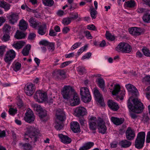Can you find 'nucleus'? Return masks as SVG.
Here are the masks:
<instances>
[{
  "mask_svg": "<svg viewBox=\"0 0 150 150\" xmlns=\"http://www.w3.org/2000/svg\"><path fill=\"white\" fill-rule=\"evenodd\" d=\"M70 15V18L72 20H74L76 19L78 17V13L76 12H73L71 13Z\"/></svg>",
  "mask_w": 150,
  "mask_h": 150,
  "instance_id": "obj_47",
  "label": "nucleus"
},
{
  "mask_svg": "<svg viewBox=\"0 0 150 150\" xmlns=\"http://www.w3.org/2000/svg\"><path fill=\"white\" fill-rule=\"evenodd\" d=\"M35 91V88L33 84L31 83L28 84L25 89V92L28 96H31Z\"/></svg>",
  "mask_w": 150,
  "mask_h": 150,
  "instance_id": "obj_15",
  "label": "nucleus"
},
{
  "mask_svg": "<svg viewBox=\"0 0 150 150\" xmlns=\"http://www.w3.org/2000/svg\"><path fill=\"white\" fill-rule=\"evenodd\" d=\"M49 43L46 40H43L39 42V44L40 45L47 46L49 44Z\"/></svg>",
  "mask_w": 150,
  "mask_h": 150,
  "instance_id": "obj_62",
  "label": "nucleus"
},
{
  "mask_svg": "<svg viewBox=\"0 0 150 150\" xmlns=\"http://www.w3.org/2000/svg\"><path fill=\"white\" fill-rule=\"evenodd\" d=\"M81 44V42H76L71 47L72 50H74L78 48Z\"/></svg>",
  "mask_w": 150,
  "mask_h": 150,
  "instance_id": "obj_59",
  "label": "nucleus"
},
{
  "mask_svg": "<svg viewBox=\"0 0 150 150\" xmlns=\"http://www.w3.org/2000/svg\"><path fill=\"white\" fill-rule=\"evenodd\" d=\"M145 90L148 91L147 93H146V97L148 100H150V86L148 87Z\"/></svg>",
  "mask_w": 150,
  "mask_h": 150,
  "instance_id": "obj_55",
  "label": "nucleus"
},
{
  "mask_svg": "<svg viewBox=\"0 0 150 150\" xmlns=\"http://www.w3.org/2000/svg\"><path fill=\"white\" fill-rule=\"evenodd\" d=\"M63 124L62 123H59L58 122H57L55 126V127L56 129L59 130L63 128Z\"/></svg>",
  "mask_w": 150,
  "mask_h": 150,
  "instance_id": "obj_58",
  "label": "nucleus"
},
{
  "mask_svg": "<svg viewBox=\"0 0 150 150\" xmlns=\"http://www.w3.org/2000/svg\"><path fill=\"white\" fill-rule=\"evenodd\" d=\"M142 52L147 57H150V51L146 48H143Z\"/></svg>",
  "mask_w": 150,
  "mask_h": 150,
  "instance_id": "obj_50",
  "label": "nucleus"
},
{
  "mask_svg": "<svg viewBox=\"0 0 150 150\" xmlns=\"http://www.w3.org/2000/svg\"><path fill=\"white\" fill-rule=\"evenodd\" d=\"M132 50L131 47L128 44L122 42L120 43L116 48V50L119 52L128 53Z\"/></svg>",
  "mask_w": 150,
  "mask_h": 150,
  "instance_id": "obj_8",
  "label": "nucleus"
},
{
  "mask_svg": "<svg viewBox=\"0 0 150 150\" xmlns=\"http://www.w3.org/2000/svg\"><path fill=\"white\" fill-rule=\"evenodd\" d=\"M112 122L116 125H119L122 124L124 122V119L122 118H119L114 117L111 118Z\"/></svg>",
  "mask_w": 150,
  "mask_h": 150,
  "instance_id": "obj_26",
  "label": "nucleus"
},
{
  "mask_svg": "<svg viewBox=\"0 0 150 150\" xmlns=\"http://www.w3.org/2000/svg\"><path fill=\"white\" fill-rule=\"evenodd\" d=\"M5 51V47L4 46H0V57H2Z\"/></svg>",
  "mask_w": 150,
  "mask_h": 150,
  "instance_id": "obj_56",
  "label": "nucleus"
},
{
  "mask_svg": "<svg viewBox=\"0 0 150 150\" xmlns=\"http://www.w3.org/2000/svg\"><path fill=\"white\" fill-rule=\"evenodd\" d=\"M91 55V53L88 52L82 57L81 59L83 60L86 59H88L90 57Z\"/></svg>",
  "mask_w": 150,
  "mask_h": 150,
  "instance_id": "obj_60",
  "label": "nucleus"
},
{
  "mask_svg": "<svg viewBox=\"0 0 150 150\" xmlns=\"http://www.w3.org/2000/svg\"><path fill=\"white\" fill-rule=\"evenodd\" d=\"M41 103L43 101L46 100L47 99V94L46 93H42L41 92Z\"/></svg>",
  "mask_w": 150,
  "mask_h": 150,
  "instance_id": "obj_49",
  "label": "nucleus"
},
{
  "mask_svg": "<svg viewBox=\"0 0 150 150\" xmlns=\"http://www.w3.org/2000/svg\"><path fill=\"white\" fill-rule=\"evenodd\" d=\"M41 91H37L34 95V98L36 101L39 103H41Z\"/></svg>",
  "mask_w": 150,
  "mask_h": 150,
  "instance_id": "obj_36",
  "label": "nucleus"
},
{
  "mask_svg": "<svg viewBox=\"0 0 150 150\" xmlns=\"http://www.w3.org/2000/svg\"><path fill=\"white\" fill-rule=\"evenodd\" d=\"M27 130L24 134V139L25 141L35 142L38 140L41 136L39 130L34 127H29L27 128Z\"/></svg>",
  "mask_w": 150,
  "mask_h": 150,
  "instance_id": "obj_2",
  "label": "nucleus"
},
{
  "mask_svg": "<svg viewBox=\"0 0 150 150\" xmlns=\"http://www.w3.org/2000/svg\"><path fill=\"white\" fill-rule=\"evenodd\" d=\"M71 20L70 18H66L63 19L62 23L64 25H67L71 23Z\"/></svg>",
  "mask_w": 150,
  "mask_h": 150,
  "instance_id": "obj_48",
  "label": "nucleus"
},
{
  "mask_svg": "<svg viewBox=\"0 0 150 150\" xmlns=\"http://www.w3.org/2000/svg\"><path fill=\"white\" fill-rule=\"evenodd\" d=\"M58 136L61 142L64 144H69L71 142V139L66 135L62 134H59L58 135Z\"/></svg>",
  "mask_w": 150,
  "mask_h": 150,
  "instance_id": "obj_19",
  "label": "nucleus"
},
{
  "mask_svg": "<svg viewBox=\"0 0 150 150\" xmlns=\"http://www.w3.org/2000/svg\"><path fill=\"white\" fill-rule=\"evenodd\" d=\"M108 107L114 111H117L119 108L118 104L114 101L109 100L107 102Z\"/></svg>",
  "mask_w": 150,
  "mask_h": 150,
  "instance_id": "obj_17",
  "label": "nucleus"
},
{
  "mask_svg": "<svg viewBox=\"0 0 150 150\" xmlns=\"http://www.w3.org/2000/svg\"><path fill=\"white\" fill-rule=\"evenodd\" d=\"M96 83L99 87L105 86V82L102 78H97L95 81Z\"/></svg>",
  "mask_w": 150,
  "mask_h": 150,
  "instance_id": "obj_32",
  "label": "nucleus"
},
{
  "mask_svg": "<svg viewBox=\"0 0 150 150\" xmlns=\"http://www.w3.org/2000/svg\"><path fill=\"white\" fill-rule=\"evenodd\" d=\"M57 118L61 122L64 121L66 118L65 112L60 109H58L56 111Z\"/></svg>",
  "mask_w": 150,
  "mask_h": 150,
  "instance_id": "obj_16",
  "label": "nucleus"
},
{
  "mask_svg": "<svg viewBox=\"0 0 150 150\" xmlns=\"http://www.w3.org/2000/svg\"><path fill=\"white\" fill-rule=\"evenodd\" d=\"M131 144V143L126 139L122 140L119 142V145L122 148H126L129 147Z\"/></svg>",
  "mask_w": 150,
  "mask_h": 150,
  "instance_id": "obj_27",
  "label": "nucleus"
},
{
  "mask_svg": "<svg viewBox=\"0 0 150 150\" xmlns=\"http://www.w3.org/2000/svg\"><path fill=\"white\" fill-rule=\"evenodd\" d=\"M88 47V45H85L84 46L81 47L80 49L77 52V54L78 55L81 54L84 51L86 50Z\"/></svg>",
  "mask_w": 150,
  "mask_h": 150,
  "instance_id": "obj_46",
  "label": "nucleus"
},
{
  "mask_svg": "<svg viewBox=\"0 0 150 150\" xmlns=\"http://www.w3.org/2000/svg\"><path fill=\"white\" fill-rule=\"evenodd\" d=\"M22 147L25 150H31L33 148L32 146L30 144L27 143L22 144Z\"/></svg>",
  "mask_w": 150,
  "mask_h": 150,
  "instance_id": "obj_39",
  "label": "nucleus"
},
{
  "mask_svg": "<svg viewBox=\"0 0 150 150\" xmlns=\"http://www.w3.org/2000/svg\"><path fill=\"white\" fill-rule=\"evenodd\" d=\"M17 110L16 109L10 108L9 110V112L10 115H13L15 114L17 112Z\"/></svg>",
  "mask_w": 150,
  "mask_h": 150,
  "instance_id": "obj_61",
  "label": "nucleus"
},
{
  "mask_svg": "<svg viewBox=\"0 0 150 150\" xmlns=\"http://www.w3.org/2000/svg\"><path fill=\"white\" fill-rule=\"evenodd\" d=\"M82 100L84 103L90 102L91 99L89 89L86 87H82L80 89Z\"/></svg>",
  "mask_w": 150,
  "mask_h": 150,
  "instance_id": "obj_7",
  "label": "nucleus"
},
{
  "mask_svg": "<svg viewBox=\"0 0 150 150\" xmlns=\"http://www.w3.org/2000/svg\"><path fill=\"white\" fill-rule=\"evenodd\" d=\"M71 129L75 133H77L80 131L79 123L76 122H73L71 123Z\"/></svg>",
  "mask_w": 150,
  "mask_h": 150,
  "instance_id": "obj_21",
  "label": "nucleus"
},
{
  "mask_svg": "<svg viewBox=\"0 0 150 150\" xmlns=\"http://www.w3.org/2000/svg\"><path fill=\"white\" fill-rule=\"evenodd\" d=\"M16 52L13 50H11L7 51L4 57V60L5 62L10 65L13 60L16 57Z\"/></svg>",
  "mask_w": 150,
  "mask_h": 150,
  "instance_id": "obj_9",
  "label": "nucleus"
},
{
  "mask_svg": "<svg viewBox=\"0 0 150 150\" xmlns=\"http://www.w3.org/2000/svg\"><path fill=\"white\" fill-rule=\"evenodd\" d=\"M36 35L33 33H31L29 34L28 39L31 40H33L35 37Z\"/></svg>",
  "mask_w": 150,
  "mask_h": 150,
  "instance_id": "obj_63",
  "label": "nucleus"
},
{
  "mask_svg": "<svg viewBox=\"0 0 150 150\" xmlns=\"http://www.w3.org/2000/svg\"><path fill=\"white\" fill-rule=\"evenodd\" d=\"M133 105L131 104L128 105V107L134 112L137 113L141 112L144 108L143 104L137 98L133 99Z\"/></svg>",
  "mask_w": 150,
  "mask_h": 150,
  "instance_id": "obj_3",
  "label": "nucleus"
},
{
  "mask_svg": "<svg viewBox=\"0 0 150 150\" xmlns=\"http://www.w3.org/2000/svg\"><path fill=\"white\" fill-rule=\"evenodd\" d=\"M75 115L78 117L83 116L87 113L86 109L84 107H77L74 110Z\"/></svg>",
  "mask_w": 150,
  "mask_h": 150,
  "instance_id": "obj_12",
  "label": "nucleus"
},
{
  "mask_svg": "<svg viewBox=\"0 0 150 150\" xmlns=\"http://www.w3.org/2000/svg\"><path fill=\"white\" fill-rule=\"evenodd\" d=\"M15 38L18 39H20L24 38L25 37V33L22 32L17 30L15 35Z\"/></svg>",
  "mask_w": 150,
  "mask_h": 150,
  "instance_id": "obj_33",
  "label": "nucleus"
},
{
  "mask_svg": "<svg viewBox=\"0 0 150 150\" xmlns=\"http://www.w3.org/2000/svg\"><path fill=\"white\" fill-rule=\"evenodd\" d=\"M72 4L70 5V10H73L78 7L77 4L75 3H73Z\"/></svg>",
  "mask_w": 150,
  "mask_h": 150,
  "instance_id": "obj_64",
  "label": "nucleus"
},
{
  "mask_svg": "<svg viewBox=\"0 0 150 150\" xmlns=\"http://www.w3.org/2000/svg\"><path fill=\"white\" fill-rule=\"evenodd\" d=\"M76 93L74 90L70 86H65L61 91V94L63 98L69 100Z\"/></svg>",
  "mask_w": 150,
  "mask_h": 150,
  "instance_id": "obj_4",
  "label": "nucleus"
},
{
  "mask_svg": "<svg viewBox=\"0 0 150 150\" xmlns=\"http://www.w3.org/2000/svg\"><path fill=\"white\" fill-rule=\"evenodd\" d=\"M31 46L30 45H26L22 50V53L24 56H27L29 54Z\"/></svg>",
  "mask_w": 150,
  "mask_h": 150,
  "instance_id": "obj_31",
  "label": "nucleus"
},
{
  "mask_svg": "<svg viewBox=\"0 0 150 150\" xmlns=\"http://www.w3.org/2000/svg\"><path fill=\"white\" fill-rule=\"evenodd\" d=\"M18 18V15L16 14H12L9 16V23L12 24H14L16 23Z\"/></svg>",
  "mask_w": 150,
  "mask_h": 150,
  "instance_id": "obj_28",
  "label": "nucleus"
},
{
  "mask_svg": "<svg viewBox=\"0 0 150 150\" xmlns=\"http://www.w3.org/2000/svg\"><path fill=\"white\" fill-rule=\"evenodd\" d=\"M93 91L94 96L97 101L100 105L103 106L104 105V103L103 102L102 95L100 93L98 90L97 88H93Z\"/></svg>",
  "mask_w": 150,
  "mask_h": 150,
  "instance_id": "obj_10",
  "label": "nucleus"
},
{
  "mask_svg": "<svg viewBox=\"0 0 150 150\" xmlns=\"http://www.w3.org/2000/svg\"><path fill=\"white\" fill-rule=\"evenodd\" d=\"M113 83H112L110 86H108L110 92H112L113 95L121 97V100L122 99L123 97L125 95V92L120 90V87L119 85H113Z\"/></svg>",
  "mask_w": 150,
  "mask_h": 150,
  "instance_id": "obj_5",
  "label": "nucleus"
},
{
  "mask_svg": "<svg viewBox=\"0 0 150 150\" xmlns=\"http://www.w3.org/2000/svg\"><path fill=\"white\" fill-rule=\"evenodd\" d=\"M3 30L6 33H8L11 31V26L8 24H5L3 27Z\"/></svg>",
  "mask_w": 150,
  "mask_h": 150,
  "instance_id": "obj_44",
  "label": "nucleus"
},
{
  "mask_svg": "<svg viewBox=\"0 0 150 150\" xmlns=\"http://www.w3.org/2000/svg\"><path fill=\"white\" fill-rule=\"evenodd\" d=\"M149 118L146 114H144L143 115L142 121L144 123L148 124L149 123Z\"/></svg>",
  "mask_w": 150,
  "mask_h": 150,
  "instance_id": "obj_43",
  "label": "nucleus"
},
{
  "mask_svg": "<svg viewBox=\"0 0 150 150\" xmlns=\"http://www.w3.org/2000/svg\"><path fill=\"white\" fill-rule=\"evenodd\" d=\"M94 143L93 142L86 143L79 148V150H87L91 149Z\"/></svg>",
  "mask_w": 150,
  "mask_h": 150,
  "instance_id": "obj_24",
  "label": "nucleus"
},
{
  "mask_svg": "<svg viewBox=\"0 0 150 150\" xmlns=\"http://www.w3.org/2000/svg\"><path fill=\"white\" fill-rule=\"evenodd\" d=\"M105 36L106 38L108 40L111 41H113L115 39L114 36L111 35L107 31H106Z\"/></svg>",
  "mask_w": 150,
  "mask_h": 150,
  "instance_id": "obj_42",
  "label": "nucleus"
},
{
  "mask_svg": "<svg viewBox=\"0 0 150 150\" xmlns=\"http://www.w3.org/2000/svg\"><path fill=\"white\" fill-rule=\"evenodd\" d=\"M73 99L70 100L71 105L72 106H75L78 105L80 103V99L77 94L75 93L73 96Z\"/></svg>",
  "mask_w": 150,
  "mask_h": 150,
  "instance_id": "obj_18",
  "label": "nucleus"
},
{
  "mask_svg": "<svg viewBox=\"0 0 150 150\" xmlns=\"http://www.w3.org/2000/svg\"><path fill=\"white\" fill-rule=\"evenodd\" d=\"M55 74H59L60 76L64 77L65 76V72L63 70H59L55 71Z\"/></svg>",
  "mask_w": 150,
  "mask_h": 150,
  "instance_id": "obj_54",
  "label": "nucleus"
},
{
  "mask_svg": "<svg viewBox=\"0 0 150 150\" xmlns=\"http://www.w3.org/2000/svg\"><path fill=\"white\" fill-rule=\"evenodd\" d=\"M18 26L21 30H25L28 28V24L24 19H22L19 21Z\"/></svg>",
  "mask_w": 150,
  "mask_h": 150,
  "instance_id": "obj_22",
  "label": "nucleus"
},
{
  "mask_svg": "<svg viewBox=\"0 0 150 150\" xmlns=\"http://www.w3.org/2000/svg\"><path fill=\"white\" fill-rule=\"evenodd\" d=\"M130 33L133 35H139L142 33L141 29L139 28L134 27L129 30Z\"/></svg>",
  "mask_w": 150,
  "mask_h": 150,
  "instance_id": "obj_20",
  "label": "nucleus"
},
{
  "mask_svg": "<svg viewBox=\"0 0 150 150\" xmlns=\"http://www.w3.org/2000/svg\"><path fill=\"white\" fill-rule=\"evenodd\" d=\"M25 44V41H20L14 43L13 46L16 49L19 50L21 49Z\"/></svg>",
  "mask_w": 150,
  "mask_h": 150,
  "instance_id": "obj_29",
  "label": "nucleus"
},
{
  "mask_svg": "<svg viewBox=\"0 0 150 150\" xmlns=\"http://www.w3.org/2000/svg\"><path fill=\"white\" fill-rule=\"evenodd\" d=\"M31 105L34 110L38 112V113L43 110L40 105H38L37 104L32 103Z\"/></svg>",
  "mask_w": 150,
  "mask_h": 150,
  "instance_id": "obj_35",
  "label": "nucleus"
},
{
  "mask_svg": "<svg viewBox=\"0 0 150 150\" xmlns=\"http://www.w3.org/2000/svg\"><path fill=\"white\" fill-rule=\"evenodd\" d=\"M78 71L79 74L81 75H83L86 72V70L85 69L81 67H79L78 68Z\"/></svg>",
  "mask_w": 150,
  "mask_h": 150,
  "instance_id": "obj_51",
  "label": "nucleus"
},
{
  "mask_svg": "<svg viewBox=\"0 0 150 150\" xmlns=\"http://www.w3.org/2000/svg\"><path fill=\"white\" fill-rule=\"evenodd\" d=\"M21 67V64L18 62H14L11 66L13 70L16 72L19 71Z\"/></svg>",
  "mask_w": 150,
  "mask_h": 150,
  "instance_id": "obj_30",
  "label": "nucleus"
},
{
  "mask_svg": "<svg viewBox=\"0 0 150 150\" xmlns=\"http://www.w3.org/2000/svg\"><path fill=\"white\" fill-rule=\"evenodd\" d=\"M54 44L53 43H49V44L48 46V49L49 51H53L54 49Z\"/></svg>",
  "mask_w": 150,
  "mask_h": 150,
  "instance_id": "obj_52",
  "label": "nucleus"
},
{
  "mask_svg": "<svg viewBox=\"0 0 150 150\" xmlns=\"http://www.w3.org/2000/svg\"><path fill=\"white\" fill-rule=\"evenodd\" d=\"M30 25L33 28H36L39 25V22L34 18H31L28 20Z\"/></svg>",
  "mask_w": 150,
  "mask_h": 150,
  "instance_id": "obj_25",
  "label": "nucleus"
},
{
  "mask_svg": "<svg viewBox=\"0 0 150 150\" xmlns=\"http://www.w3.org/2000/svg\"><path fill=\"white\" fill-rule=\"evenodd\" d=\"M142 82L147 83L150 82V76H147L143 78L142 80Z\"/></svg>",
  "mask_w": 150,
  "mask_h": 150,
  "instance_id": "obj_53",
  "label": "nucleus"
},
{
  "mask_svg": "<svg viewBox=\"0 0 150 150\" xmlns=\"http://www.w3.org/2000/svg\"><path fill=\"white\" fill-rule=\"evenodd\" d=\"M145 138V134L144 132L138 133L135 141V147L138 149H141L143 146Z\"/></svg>",
  "mask_w": 150,
  "mask_h": 150,
  "instance_id": "obj_6",
  "label": "nucleus"
},
{
  "mask_svg": "<svg viewBox=\"0 0 150 150\" xmlns=\"http://www.w3.org/2000/svg\"><path fill=\"white\" fill-rule=\"evenodd\" d=\"M90 13L92 18L95 19L96 18L95 16L97 13L96 11L94 10V9H93L91 10Z\"/></svg>",
  "mask_w": 150,
  "mask_h": 150,
  "instance_id": "obj_57",
  "label": "nucleus"
},
{
  "mask_svg": "<svg viewBox=\"0 0 150 150\" xmlns=\"http://www.w3.org/2000/svg\"><path fill=\"white\" fill-rule=\"evenodd\" d=\"M46 25L44 23L42 25L39 26L38 33L39 35H42L46 33Z\"/></svg>",
  "mask_w": 150,
  "mask_h": 150,
  "instance_id": "obj_23",
  "label": "nucleus"
},
{
  "mask_svg": "<svg viewBox=\"0 0 150 150\" xmlns=\"http://www.w3.org/2000/svg\"><path fill=\"white\" fill-rule=\"evenodd\" d=\"M38 115L40 118H44L47 115V111L45 110H43L38 113Z\"/></svg>",
  "mask_w": 150,
  "mask_h": 150,
  "instance_id": "obj_41",
  "label": "nucleus"
},
{
  "mask_svg": "<svg viewBox=\"0 0 150 150\" xmlns=\"http://www.w3.org/2000/svg\"><path fill=\"white\" fill-rule=\"evenodd\" d=\"M125 87L128 91L131 93L132 95L137 96L139 94L138 91L134 86L130 84L125 85Z\"/></svg>",
  "mask_w": 150,
  "mask_h": 150,
  "instance_id": "obj_13",
  "label": "nucleus"
},
{
  "mask_svg": "<svg viewBox=\"0 0 150 150\" xmlns=\"http://www.w3.org/2000/svg\"><path fill=\"white\" fill-rule=\"evenodd\" d=\"M10 39V36L8 34H4L1 38L2 40L4 42H6Z\"/></svg>",
  "mask_w": 150,
  "mask_h": 150,
  "instance_id": "obj_45",
  "label": "nucleus"
},
{
  "mask_svg": "<svg viewBox=\"0 0 150 150\" xmlns=\"http://www.w3.org/2000/svg\"><path fill=\"white\" fill-rule=\"evenodd\" d=\"M90 129L95 130L96 126L98 127L99 132L103 134L105 133L107 129L105 125V123L103 118L99 117L97 119L96 117L92 116L88 117Z\"/></svg>",
  "mask_w": 150,
  "mask_h": 150,
  "instance_id": "obj_1",
  "label": "nucleus"
},
{
  "mask_svg": "<svg viewBox=\"0 0 150 150\" xmlns=\"http://www.w3.org/2000/svg\"><path fill=\"white\" fill-rule=\"evenodd\" d=\"M142 19L143 21L146 23H150V13H146L143 15Z\"/></svg>",
  "mask_w": 150,
  "mask_h": 150,
  "instance_id": "obj_37",
  "label": "nucleus"
},
{
  "mask_svg": "<svg viewBox=\"0 0 150 150\" xmlns=\"http://www.w3.org/2000/svg\"><path fill=\"white\" fill-rule=\"evenodd\" d=\"M126 137L128 140H133L135 136V132L134 130L129 127L126 131L125 132Z\"/></svg>",
  "mask_w": 150,
  "mask_h": 150,
  "instance_id": "obj_14",
  "label": "nucleus"
},
{
  "mask_svg": "<svg viewBox=\"0 0 150 150\" xmlns=\"http://www.w3.org/2000/svg\"><path fill=\"white\" fill-rule=\"evenodd\" d=\"M125 5L129 8H133L135 6V3L133 0L128 1L125 2Z\"/></svg>",
  "mask_w": 150,
  "mask_h": 150,
  "instance_id": "obj_38",
  "label": "nucleus"
},
{
  "mask_svg": "<svg viewBox=\"0 0 150 150\" xmlns=\"http://www.w3.org/2000/svg\"><path fill=\"white\" fill-rule=\"evenodd\" d=\"M44 4L47 6H52L54 3V1L52 0H42Z\"/></svg>",
  "mask_w": 150,
  "mask_h": 150,
  "instance_id": "obj_40",
  "label": "nucleus"
},
{
  "mask_svg": "<svg viewBox=\"0 0 150 150\" xmlns=\"http://www.w3.org/2000/svg\"><path fill=\"white\" fill-rule=\"evenodd\" d=\"M0 6L4 8L6 10H8L10 8L9 4L4 1H0Z\"/></svg>",
  "mask_w": 150,
  "mask_h": 150,
  "instance_id": "obj_34",
  "label": "nucleus"
},
{
  "mask_svg": "<svg viewBox=\"0 0 150 150\" xmlns=\"http://www.w3.org/2000/svg\"><path fill=\"white\" fill-rule=\"evenodd\" d=\"M24 118L26 122L29 123H30L34 121L35 116L33 111L31 109H28L27 110Z\"/></svg>",
  "mask_w": 150,
  "mask_h": 150,
  "instance_id": "obj_11",
  "label": "nucleus"
}]
</instances>
